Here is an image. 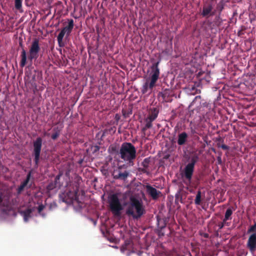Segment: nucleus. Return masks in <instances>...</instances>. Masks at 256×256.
Masks as SVG:
<instances>
[{
    "label": "nucleus",
    "instance_id": "1",
    "mask_svg": "<svg viewBox=\"0 0 256 256\" xmlns=\"http://www.w3.org/2000/svg\"><path fill=\"white\" fill-rule=\"evenodd\" d=\"M40 50L39 44V40L34 38L32 42L29 50V55L27 56L26 50L24 48H22L20 55V66L21 68H24L28 62H30V64L32 63L33 60H36L38 57V52Z\"/></svg>",
    "mask_w": 256,
    "mask_h": 256
},
{
    "label": "nucleus",
    "instance_id": "2",
    "mask_svg": "<svg viewBox=\"0 0 256 256\" xmlns=\"http://www.w3.org/2000/svg\"><path fill=\"white\" fill-rule=\"evenodd\" d=\"M160 61L154 62L150 66V78H146V82L143 84L141 92L143 94H146L150 90V92L156 86V84L160 77V70L158 68Z\"/></svg>",
    "mask_w": 256,
    "mask_h": 256
},
{
    "label": "nucleus",
    "instance_id": "3",
    "mask_svg": "<svg viewBox=\"0 0 256 256\" xmlns=\"http://www.w3.org/2000/svg\"><path fill=\"white\" fill-rule=\"evenodd\" d=\"M144 208L142 201L134 198H130V204L126 210V214L134 219L138 220L145 214Z\"/></svg>",
    "mask_w": 256,
    "mask_h": 256
},
{
    "label": "nucleus",
    "instance_id": "4",
    "mask_svg": "<svg viewBox=\"0 0 256 256\" xmlns=\"http://www.w3.org/2000/svg\"><path fill=\"white\" fill-rule=\"evenodd\" d=\"M136 150L134 146L130 142H124L122 144L119 154L120 158L133 165V160L136 158Z\"/></svg>",
    "mask_w": 256,
    "mask_h": 256
},
{
    "label": "nucleus",
    "instance_id": "5",
    "mask_svg": "<svg viewBox=\"0 0 256 256\" xmlns=\"http://www.w3.org/2000/svg\"><path fill=\"white\" fill-rule=\"evenodd\" d=\"M79 191V184L78 183L76 186V188L74 190L68 192L60 194V198L63 202L66 204L72 203L74 201L78 202V195Z\"/></svg>",
    "mask_w": 256,
    "mask_h": 256
},
{
    "label": "nucleus",
    "instance_id": "6",
    "mask_svg": "<svg viewBox=\"0 0 256 256\" xmlns=\"http://www.w3.org/2000/svg\"><path fill=\"white\" fill-rule=\"evenodd\" d=\"M110 210L116 216H120L122 210V206L116 194H112L109 200Z\"/></svg>",
    "mask_w": 256,
    "mask_h": 256
},
{
    "label": "nucleus",
    "instance_id": "7",
    "mask_svg": "<svg viewBox=\"0 0 256 256\" xmlns=\"http://www.w3.org/2000/svg\"><path fill=\"white\" fill-rule=\"evenodd\" d=\"M42 140L40 137H38L33 142L34 146V152L33 154L34 156V160L36 165L38 166L40 158V154L42 150Z\"/></svg>",
    "mask_w": 256,
    "mask_h": 256
},
{
    "label": "nucleus",
    "instance_id": "8",
    "mask_svg": "<svg viewBox=\"0 0 256 256\" xmlns=\"http://www.w3.org/2000/svg\"><path fill=\"white\" fill-rule=\"evenodd\" d=\"M197 161V158L193 156L190 160V162L186 164L184 170V177L188 180H190L194 170V167Z\"/></svg>",
    "mask_w": 256,
    "mask_h": 256
},
{
    "label": "nucleus",
    "instance_id": "9",
    "mask_svg": "<svg viewBox=\"0 0 256 256\" xmlns=\"http://www.w3.org/2000/svg\"><path fill=\"white\" fill-rule=\"evenodd\" d=\"M121 166H119L118 169L114 170L112 172V176L115 180H125L128 176L129 173L125 170L124 172L120 170Z\"/></svg>",
    "mask_w": 256,
    "mask_h": 256
},
{
    "label": "nucleus",
    "instance_id": "10",
    "mask_svg": "<svg viewBox=\"0 0 256 256\" xmlns=\"http://www.w3.org/2000/svg\"><path fill=\"white\" fill-rule=\"evenodd\" d=\"M146 192L152 198L153 200H156L161 194L160 192L156 188H153L150 184L146 185Z\"/></svg>",
    "mask_w": 256,
    "mask_h": 256
},
{
    "label": "nucleus",
    "instance_id": "11",
    "mask_svg": "<svg viewBox=\"0 0 256 256\" xmlns=\"http://www.w3.org/2000/svg\"><path fill=\"white\" fill-rule=\"evenodd\" d=\"M250 251L254 252L256 250V233H252L248 238L246 244Z\"/></svg>",
    "mask_w": 256,
    "mask_h": 256
},
{
    "label": "nucleus",
    "instance_id": "12",
    "mask_svg": "<svg viewBox=\"0 0 256 256\" xmlns=\"http://www.w3.org/2000/svg\"><path fill=\"white\" fill-rule=\"evenodd\" d=\"M74 26V20L72 19L68 20V24L62 28V30L66 32V37H68L70 35Z\"/></svg>",
    "mask_w": 256,
    "mask_h": 256
},
{
    "label": "nucleus",
    "instance_id": "13",
    "mask_svg": "<svg viewBox=\"0 0 256 256\" xmlns=\"http://www.w3.org/2000/svg\"><path fill=\"white\" fill-rule=\"evenodd\" d=\"M31 176V173L30 172L26 176V179L20 184L17 189V192L20 194L24 190V188L28 185Z\"/></svg>",
    "mask_w": 256,
    "mask_h": 256
},
{
    "label": "nucleus",
    "instance_id": "14",
    "mask_svg": "<svg viewBox=\"0 0 256 256\" xmlns=\"http://www.w3.org/2000/svg\"><path fill=\"white\" fill-rule=\"evenodd\" d=\"M159 113V109L158 108H150L148 111V117L152 118V120H154L158 117Z\"/></svg>",
    "mask_w": 256,
    "mask_h": 256
},
{
    "label": "nucleus",
    "instance_id": "15",
    "mask_svg": "<svg viewBox=\"0 0 256 256\" xmlns=\"http://www.w3.org/2000/svg\"><path fill=\"white\" fill-rule=\"evenodd\" d=\"M60 174H58L55 178L54 181L50 182L47 186L46 188L48 190H52L54 188H56L57 186H60V185L58 186V181L60 180Z\"/></svg>",
    "mask_w": 256,
    "mask_h": 256
},
{
    "label": "nucleus",
    "instance_id": "16",
    "mask_svg": "<svg viewBox=\"0 0 256 256\" xmlns=\"http://www.w3.org/2000/svg\"><path fill=\"white\" fill-rule=\"evenodd\" d=\"M188 136L186 132H182L178 136V144L182 146L184 145L187 140Z\"/></svg>",
    "mask_w": 256,
    "mask_h": 256
},
{
    "label": "nucleus",
    "instance_id": "17",
    "mask_svg": "<svg viewBox=\"0 0 256 256\" xmlns=\"http://www.w3.org/2000/svg\"><path fill=\"white\" fill-rule=\"evenodd\" d=\"M154 120H152V118H149L148 116L144 120L145 122L144 126L142 128V132H144L148 129L150 128L152 126V122Z\"/></svg>",
    "mask_w": 256,
    "mask_h": 256
},
{
    "label": "nucleus",
    "instance_id": "18",
    "mask_svg": "<svg viewBox=\"0 0 256 256\" xmlns=\"http://www.w3.org/2000/svg\"><path fill=\"white\" fill-rule=\"evenodd\" d=\"M65 34H66V32L62 29L57 36V40L60 47H64V44L63 42V38Z\"/></svg>",
    "mask_w": 256,
    "mask_h": 256
},
{
    "label": "nucleus",
    "instance_id": "19",
    "mask_svg": "<svg viewBox=\"0 0 256 256\" xmlns=\"http://www.w3.org/2000/svg\"><path fill=\"white\" fill-rule=\"evenodd\" d=\"M21 215L24 218V220L25 222H28L29 218L31 217L32 210L30 208H28L25 210L20 212Z\"/></svg>",
    "mask_w": 256,
    "mask_h": 256
},
{
    "label": "nucleus",
    "instance_id": "20",
    "mask_svg": "<svg viewBox=\"0 0 256 256\" xmlns=\"http://www.w3.org/2000/svg\"><path fill=\"white\" fill-rule=\"evenodd\" d=\"M132 246L130 240H126L124 244L122 246L121 250L124 252L125 250H130Z\"/></svg>",
    "mask_w": 256,
    "mask_h": 256
},
{
    "label": "nucleus",
    "instance_id": "21",
    "mask_svg": "<svg viewBox=\"0 0 256 256\" xmlns=\"http://www.w3.org/2000/svg\"><path fill=\"white\" fill-rule=\"evenodd\" d=\"M179 202L183 203L182 196L180 192H178L175 196V204L178 205Z\"/></svg>",
    "mask_w": 256,
    "mask_h": 256
},
{
    "label": "nucleus",
    "instance_id": "22",
    "mask_svg": "<svg viewBox=\"0 0 256 256\" xmlns=\"http://www.w3.org/2000/svg\"><path fill=\"white\" fill-rule=\"evenodd\" d=\"M53 131L54 133L51 136V138L53 140H56L60 136V130L58 129V128H53Z\"/></svg>",
    "mask_w": 256,
    "mask_h": 256
},
{
    "label": "nucleus",
    "instance_id": "23",
    "mask_svg": "<svg viewBox=\"0 0 256 256\" xmlns=\"http://www.w3.org/2000/svg\"><path fill=\"white\" fill-rule=\"evenodd\" d=\"M232 214V210L230 208H228L226 210L225 216H224V221H226L228 220H230L231 216Z\"/></svg>",
    "mask_w": 256,
    "mask_h": 256
},
{
    "label": "nucleus",
    "instance_id": "24",
    "mask_svg": "<svg viewBox=\"0 0 256 256\" xmlns=\"http://www.w3.org/2000/svg\"><path fill=\"white\" fill-rule=\"evenodd\" d=\"M14 6L16 10H20L22 8V0H15Z\"/></svg>",
    "mask_w": 256,
    "mask_h": 256
},
{
    "label": "nucleus",
    "instance_id": "25",
    "mask_svg": "<svg viewBox=\"0 0 256 256\" xmlns=\"http://www.w3.org/2000/svg\"><path fill=\"white\" fill-rule=\"evenodd\" d=\"M201 201V193L199 191L196 194V198L195 199V203L196 204H200Z\"/></svg>",
    "mask_w": 256,
    "mask_h": 256
},
{
    "label": "nucleus",
    "instance_id": "26",
    "mask_svg": "<svg viewBox=\"0 0 256 256\" xmlns=\"http://www.w3.org/2000/svg\"><path fill=\"white\" fill-rule=\"evenodd\" d=\"M256 230V222H254V224L250 226L248 230V233L250 234L251 232L254 233Z\"/></svg>",
    "mask_w": 256,
    "mask_h": 256
},
{
    "label": "nucleus",
    "instance_id": "27",
    "mask_svg": "<svg viewBox=\"0 0 256 256\" xmlns=\"http://www.w3.org/2000/svg\"><path fill=\"white\" fill-rule=\"evenodd\" d=\"M150 162V160L148 158H145L142 163V165L144 168H148V167Z\"/></svg>",
    "mask_w": 256,
    "mask_h": 256
},
{
    "label": "nucleus",
    "instance_id": "28",
    "mask_svg": "<svg viewBox=\"0 0 256 256\" xmlns=\"http://www.w3.org/2000/svg\"><path fill=\"white\" fill-rule=\"evenodd\" d=\"M100 150V146H94L91 147V150L92 152V153H96Z\"/></svg>",
    "mask_w": 256,
    "mask_h": 256
},
{
    "label": "nucleus",
    "instance_id": "29",
    "mask_svg": "<svg viewBox=\"0 0 256 256\" xmlns=\"http://www.w3.org/2000/svg\"><path fill=\"white\" fill-rule=\"evenodd\" d=\"M162 224L160 225V221L158 220V228L161 230H162L164 228L166 227V224L164 222V221H162Z\"/></svg>",
    "mask_w": 256,
    "mask_h": 256
},
{
    "label": "nucleus",
    "instance_id": "30",
    "mask_svg": "<svg viewBox=\"0 0 256 256\" xmlns=\"http://www.w3.org/2000/svg\"><path fill=\"white\" fill-rule=\"evenodd\" d=\"M202 14L204 16L208 15V7L204 6L202 12Z\"/></svg>",
    "mask_w": 256,
    "mask_h": 256
},
{
    "label": "nucleus",
    "instance_id": "31",
    "mask_svg": "<svg viewBox=\"0 0 256 256\" xmlns=\"http://www.w3.org/2000/svg\"><path fill=\"white\" fill-rule=\"evenodd\" d=\"M44 206L43 204H42L39 205L38 208V213L40 214L41 212L44 210Z\"/></svg>",
    "mask_w": 256,
    "mask_h": 256
},
{
    "label": "nucleus",
    "instance_id": "32",
    "mask_svg": "<svg viewBox=\"0 0 256 256\" xmlns=\"http://www.w3.org/2000/svg\"><path fill=\"white\" fill-rule=\"evenodd\" d=\"M220 147L224 150H228L229 149V146L226 144H222Z\"/></svg>",
    "mask_w": 256,
    "mask_h": 256
},
{
    "label": "nucleus",
    "instance_id": "33",
    "mask_svg": "<svg viewBox=\"0 0 256 256\" xmlns=\"http://www.w3.org/2000/svg\"><path fill=\"white\" fill-rule=\"evenodd\" d=\"M146 168H142L141 169V172H142L143 173H147V174H148V172L146 170Z\"/></svg>",
    "mask_w": 256,
    "mask_h": 256
},
{
    "label": "nucleus",
    "instance_id": "34",
    "mask_svg": "<svg viewBox=\"0 0 256 256\" xmlns=\"http://www.w3.org/2000/svg\"><path fill=\"white\" fill-rule=\"evenodd\" d=\"M146 254V253H144L143 252H139L138 253V254L139 256H141L143 254Z\"/></svg>",
    "mask_w": 256,
    "mask_h": 256
},
{
    "label": "nucleus",
    "instance_id": "35",
    "mask_svg": "<svg viewBox=\"0 0 256 256\" xmlns=\"http://www.w3.org/2000/svg\"><path fill=\"white\" fill-rule=\"evenodd\" d=\"M3 201V198L2 194H0V204Z\"/></svg>",
    "mask_w": 256,
    "mask_h": 256
},
{
    "label": "nucleus",
    "instance_id": "36",
    "mask_svg": "<svg viewBox=\"0 0 256 256\" xmlns=\"http://www.w3.org/2000/svg\"><path fill=\"white\" fill-rule=\"evenodd\" d=\"M112 151L114 152H116V147H112Z\"/></svg>",
    "mask_w": 256,
    "mask_h": 256
},
{
    "label": "nucleus",
    "instance_id": "37",
    "mask_svg": "<svg viewBox=\"0 0 256 256\" xmlns=\"http://www.w3.org/2000/svg\"><path fill=\"white\" fill-rule=\"evenodd\" d=\"M208 10H209V14L210 13V11L212 10V6H210V5H209V8H208Z\"/></svg>",
    "mask_w": 256,
    "mask_h": 256
},
{
    "label": "nucleus",
    "instance_id": "38",
    "mask_svg": "<svg viewBox=\"0 0 256 256\" xmlns=\"http://www.w3.org/2000/svg\"><path fill=\"white\" fill-rule=\"evenodd\" d=\"M204 237H205L206 238H208V234H206V233L204 234Z\"/></svg>",
    "mask_w": 256,
    "mask_h": 256
},
{
    "label": "nucleus",
    "instance_id": "39",
    "mask_svg": "<svg viewBox=\"0 0 256 256\" xmlns=\"http://www.w3.org/2000/svg\"><path fill=\"white\" fill-rule=\"evenodd\" d=\"M19 44H20V46H21L22 48H24L22 42H20Z\"/></svg>",
    "mask_w": 256,
    "mask_h": 256
},
{
    "label": "nucleus",
    "instance_id": "40",
    "mask_svg": "<svg viewBox=\"0 0 256 256\" xmlns=\"http://www.w3.org/2000/svg\"><path fill=\"white\" fill-rule=\"evenodd\" d=\"M205 142L207 144H208V142L206 140H204Z\"/></svg>",
    "mask_w": 256,
    "mask_h": 256
},
{
    "label": "nucleus",
    "instance_id": "41",
    "mask_svg": "<svg viewBox=\"0 0 256 256\" xmlns=\"http://www.w3.org/2000/svg\"><path fill=\"white\" fill-rule=\"evenodd\" d=\"M162 96H164V97L165 96V94L164 93L162 94Z\"/></svg>",
    "mask_w": 256,
    "mask_h": 256
},
{
    "label": "nucleus",
    "instance_id": "42",
    "mask_svg": "<svg viewBox=\"0 0 256 256\" xmlns=\"http://www.w3.org/2000/svg\"><path fill=\"white\" fill-rule=\"evenodd\" d=\"M80 179V178H78V182Z\"/></svg>",
    "mask_w": 256,
    "mask_h": 256
},
{
    "label": "nucleus",
    "instance_id": "43",
    "mask_svg": "<svg viewBox=\"0 0 256 256\" xmlns=\"http://www.w3.org/2000/svg\"><path fill=\"white\" fill-rule=\"evenodd\" d=\"M104 136V132L103 133V134H102V136Z\"/></svg>",
    "mask_w": 256,
    "mask_h": 256
},
{
    "label": "nucleus",
    "instance_id": "44",
    "mask_svg": "<svg viewBox=\"0 0 256 256\" xmlns=\"http://www.w3.org/2000/svg\"><path fill=\"white\" fill-rule=\"evenodd\" d=\"M208 128H210V124H209Z\"/></svg>",
    "mask_w": 256,
    "mask_h": 256
},
{
    "label": "nucleus",
    "instance_id": "45",
    "mask_svg": "<svg viewBox=\"0 0 256 256\" xmlns=\"http://www.w3.org/2000/svg\"><path fill=\"white\" fill-rule=\"evenodd\" d=\"M222 0H220V2H222Z\"/></svg>",
    "mask_w": 256,
    "mask_h": 256
}]
</instances>
